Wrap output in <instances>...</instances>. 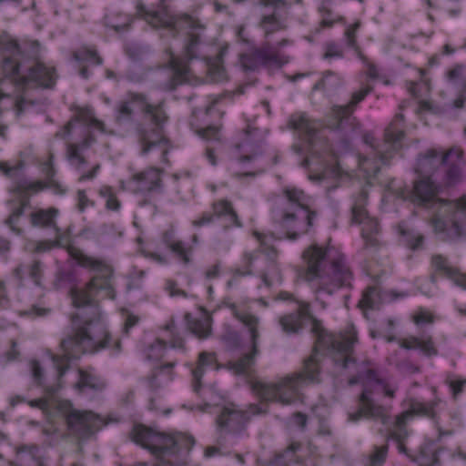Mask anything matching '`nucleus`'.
Returning a JSON list of instances; mask_svg holds the SVG:
<instances>
[{
  "label": "nucleus",
  "mask_w": 466,
  "mask_h": 466,
  "mask_svg": "<svg viewBox=\"0 0 466 466\" xmlns=\"http://www.w3.org/2000/svg\"><path fill=\"white\" fill-rule=\"evenodd\" d=\"M365 84L352 94L347 105H334L324 119H315L305 112L289 116L288 127L294 131L296 141L292 150L302 157L300 165L308 170L309 179L313 182H326L327 192L345 186H358L359 191L353 196L351 222L362 225L361 237L366 248L378 249L380 225L376 218L369 216L366 209L370 189L375 185L383 187L380 209L383 212L398 211L399 206L407 202L419 208H431V215L428 223L442 241H455L466 237V196L455 200L438 198L440 186L434 181L436 173L446 167L442 183L446 187L456 185L461 177V165L464 162L463 151L453 146L442 153L435 148L420 154L414 167L420 177L410 189L405 181L390 178L381 179L380 168L389 165L400 154L406 139L405 118L397 113L384 131V140L378 144L372 132H365L362 140L370 147L369 157L358 154L355 157L358 168L346 170L340 164L330 141L324 136V129L356 133L360 124L353 116L359 103L372 91Z\"/></svg>",
  "instance_id": "1"
},
{
  "label": "nucleus",
  "mask_w": 466,
  "mask_h": 466,
  "mask_svg": "<svg viewBox=\"0 0 466 466\" xmlns=\"http://www.w3.org/2000/svg\"><path fill=\"white\" fill-rule=\"evenodd\" d=\"M275 300L291 301L298 304L296 312L284 315L279 323L285 332L295 333L308 325H311V332L316 337L311 355L305 360L302 370L284 377L278 383L263 382L250 375L258 353V318L247 309H242L235 304L231 305L234 317L248 328L250 335V350L236 361L228 363L229 369L237 375L248 378L250 389L260 403H251L246 410L236 409L235 405L224 406L217 418L218 431L234 439L244 435L247 424L252 415L267 412V402L276 401L289 404L301 401L303 394L301 388L307 383L319 382L320 360L319 355H329L336 367L347 369L356 364L354 348L358 342L356 327L350 323L338 332L328 331L322 323L315 319L310 311L309 303L299 300L293 293L280 291Z\"/></svg>",
  "instance_id": "2"
},
{
  "label": "nucleus",
  "mask_w": 466,
  "mask_h": 466,
  "mask_svg": "<svg viewBox=\"0 0 466 466\" xmlns=\"http://www.w3.org/2000/svg\"><path fill=\"white\" fill-rule=\"evenodd\" d=\"M137 15H125L122 24L111 25L116 33L128 30L136 17L145 20L151 27L169 30L173 37H177L181 29H187V41L182 56H177L170 47L166 49L169 56L167 63L159 65L157 69H166L172 72L171 76L162 84L165 91H173L178 86H199L205 83L203 77L194 75L190 64L194 59H201L207 70L206 80L210 83H222L228 79V73L224 66V56L228 52V45L220 47L215 56H198V47L201 44V35L205 25L200 20L187 13L171 15L167 0H159V10L147 8L141 1L136 5Z\"/></svg>",
  "instance_id": "3"
},
{
  "label": "nucleus",
  "mask_w": 466,
  "mask_h": 466,
  "mask_svg": "<svg viewBox=\"0 0 466 466\" xmlns=\"http://www.w3.org/2000/svg\"><path fill=\"white\" fill-rule=\"evenodd\" d=\"M283 194L290 204L291 210L283 212L281 219L277 223V232L268 234L254 230L252 235L259 243V248L244 255L247 264L244 269L237 268L236 276H247L253 274L252 267L255 262L263 257L265 268L258 275L262 285L270 289L273 286H279L283 282V276L278 263V250L274 242L281 239L295 240L297 238L307 233L313 226L316 218V212L309 208V199L303 190L295 187H286Z\"/></svg>",
  "instance_id": "4"
},
{
  "label": "nucleus",
  "mask_w": 466,
  "mask_h": 466,
  "mask_svg": "<svg viewBox=\"0 0 466 466\" xmlns=\"http://www.w3.org/2000/svg\"><path fill=\"white\" fill-rule=\"evenodd\" d=\"M115 298L112 265L89 256V354L104 349L113 353L121 350V342L109 333L106 316L99 304V300Z\"/></svg>",
  "instance_id": "5"
},
{
  "label": "nucleus",
  "mask_w": 466,
  "mask_h": 466,
  "mask_svg": "<svg viewBox=\"0 0 466 466\" xmlns=\"http://www.w3.org/2000/svg\"><path fill=\"white\" fill-rule=\"evenodd\" d=\"M132 106L138 108L151 121L152 127L138 128V141L142 147V153L157 150L160 152V162L169 163L167 155L172 149L170 140L165 136L164 126L167 121L165 109V102L160 101L157 105L148 102L147 95L129 91L126 99L121 101L115 110V122L117 126L131 125L133 123Z\"/></svg>",
  "instance_id": "6"
},
{
  "label": "nucleus",
  "mask_w": 466,
  "mask_h": 466,
  "mask_svg": "<svg viewBox=\"0 0 466 466\" xmlns=\"http://www.w3.org/2000/svg\"><path fill=\"white\" fill-rule=\"evenodd\" d=\"M328 254L329 248L312 244L302 252L306 267L294 268L295 283L306 282L318 299L322 293L331 295L340 288L351 286L352 272L345 264L344 256L339 254L326 269Z\"/></svg>",
  "instance_id": "7"
},
{
  "label": "nucleus",
  "mask_w": 466,
  "mask_h": 466,
  "mask_svg": "<svg viewBox=\"0 0 466 466\" xmlns=\"http://www.w3.org/2000/svg\"><path fill=\"white\" fill-rule=\"evenodd\" d=\"M441 402V400L437 396H434L429 401H420L410 398L408 400V410L396 416L395 421L388 429L387 440L396 442L398 451L406 455L419 466L438 465L442 450L439 441L425 439L419 450L411 452L405 445V441L410 435L408 422L414 416L435 419L437 417V408Z\"/></svg>",
  "instance_id": "8"
},
{
  "label": "nucleus",
  "mask_w": 466,
  "mask_h": 466,
  "mask_svg": "<svg viewBox=\"0 0 466 466\" xmlns=\"http://www.w3.org/2000/svg\"><path fill=\"white\" fill-rule=\"evenodd\" d=\"M25 164L22 159L15 161H0V172L15 182L13 192L17 199L11 201L12 208L10 215L5 219L4 224L12 232L21 235L22 229L17 227L20 218L24 215L25 209L30 205V196L36 194L45 188H52L57 194H63L65 190L55 179L56 171L52 165V156L49 161L42 167V172L46 176V182L29 181L24 177Z\"/></svg>",
  "instance_id": "9"
},
{
  "label": "nucleus",
  "mask_w": 466,
  "mask_h": 466,
  "mask_svg": "<svg viewBox=\"0 0 466 466\" xmlns=\"http://www.w3.org/2000/svg\"><path fill=\"white\" fill-rule=\"evenodd\" d=\"M174 327L173 320L164 326V329L171 335L169 342L162 339H156L155 342L145 350L147 360L157 362L151 375L147 379L151 393L147 409L151 411L162 412L165 415H168L171 410H162L157 404L159 390L174 380L173 369L176 366V361L171 359V353L174 350L184 351L185 350V340L181 336L174 333Z\"/></svg>",
  "instance_id": "10"
},
{
  "label": "nucleus",
  "mask_w": 466,
  "mask_h": 466,
  "mask_svg": "<svg viewBox=\"0 0 466 466\" xmlns=\"http://www.w3.org/2000/svg\"><path fill=\"white\" fill-rule=\"evenodd\" d=\"M348 384L362 387L358 397L359 408L356 411L349 412L348 420L357 422L361 419H370L379 420L382 425L388 426L390 422V416L386 408L374 401L373 388L374 386L380 387L383 395L390 399L395 397L396 389L391 388L386 379L380 377L376 370L369 368L360 370L357 374L351 376Z\"/></svg>",
  "instance_id": "11"
},
{
  "label": "nucleus",
  "mask_w": 466,
  "mask_h": 466,
  "mask_svg": "<svg viewBox=\"0 0 466 466\" xmlns=\"http://www.w3.org/2000/svg\"><path fill=\"white\" fill-rule=\"evenodd\" d=\"M71 304L75 311L70 315V330L61 340L63 351L61 359L66 360L78 359L86 352L87 339V282L82 285L72 284L69 290Z\"/></svg>",
  "instance_id": "12"
},
{
  "label": "nucleus",
  "mask_w": 466,
  "mask_h": 466,
  "mask_svg": "<svg viewBox=\"0 0 466 466\" xmlns=\"http://www.w3.org/2000/svg\"><path fill=\"white\" fill-rule=\"evenodd\" d=\"M236 36L238 42L248 46L249 51L241 53L238 56L240 66L245 71H255L260 66L280 68L289 62V57L280 51L282 46L289 44L288 39H282L276 45L268 41L260 46H255L253 41L245 35V25L237 27Z\"/></svg>",
  "instance_id": "13"
},
{
  "label": "nucleus",
  "mask_w": 466,
  "mask_h": 466,
  "mask_svg": "<svg viewBox=\"0 0 466 466\" xmlns=\"http://www.w3.org/2000/svg\"><path fill=\"white\" fill-rule=\"evenodd\" d=\"M265 139L260 131L248 125L240 134V141L237 143L238 157L230 167L233 177L243 179L255 177L263 171L258 167L264 152Z\"/></svg>",
  "instance_id": "14"
},
{
  "label": "nucleus",
  "mask_w": 466,
  "mask_h": 466,
  "mask_svg": "<svg viewBox=\"0 0 466 466\" xmlns=\"http://www.w3.org/2000/svg\"><path fill=\"white\" fill-rule=\"evenodd\" d=\"M0 54L2 71L6 78L18 75L23 58L31 60L33 64L41 61V46L38 41H26L20 45L6 33L0 34Z\"/></svg>",
  "instance_id": "15"
},
{
  "label": "nucleus",
  "mask_w": 466,
  "mask_h": 466,
  "mask_svg": "<svg viewBox=\"0 0 466 466\" xmlns=\"http://www.w3.org/2000/svg\"><path fill=\"white\" fill-rule=\"evenodd\" d=\"M162 174V169L158 167H148L134 175L130 179L121 180L120 187L124 191L140 196V206L150 205L154 196L161 191Z\"/></svg>",
  "instance_id": "16"
},
{
  "label": "nucleus",
  "mask_w": 466,
  "mask_h": 466,
  "mask_svg": "<svg viewBox=\"0 0 466 466\" xmlns=\"http://www.w3.org/2000/svg\"><path fill=\"white\" fill-rule=\"evenodd\" d=\"M248 85H240L232 92H225L218 96H211L209 105L204 112L198 109L192 111L190 127L191 129L203 140L219 142L221 137L220 127L217 125H208L206 127L198 128L195 125V120L199 114L204 115L206 117L216 116L218 119L222 118L224 111L219 107L220 104L225 99H232L236 96L245 94Z\"/></svg>",
  "instance_id": "17"
},
{
  "label": "nucleus",
  "mask_w": 466,
  "mask_h": 466,
  "mask_svg": "<svg viewBox=\"0 0 466 466\" xmlns=\"http://www.w3.org/2000/svg\"><path fill=\"white\" fill-rule=\"evenodd\" d=\"M433 273L428 279H418L415 286L420 294L432 298L438 295L437 276H443L454 285L466 289V273H461L457 268L449 265L442 255H434L431 258Z\"/></svg>",
  "instance_id": "18"
},
{
  "label": "nucleus",
  "mask_w": 466,
  "mask_h": 466,
  "mask_svg": "<svg viewBox=\"0 0 466 466\" xmlns=\"http://www.w3.org/2000/svg\"><path fill=\"white\" fill-rule=\"evenodd\" d=\"M319 449L310 442L303 445L294 441L283 451L276 453L266 466H319Z\"/></svg>",
  "instance_id": "19"
},
{
  "label": "nucleus",
  "mask_w": 466,
  "mask_h": 466,
  "mask_svg": "<svg viewBox=\"0 0 466 466\" xmlns=\"http://www.w3.org/2000/svg\"><path fill=\"white\" fill-rule=\"evenodd\" d=\"M415 294L413 288L399 291L394 289L383 290L378 285L370 286L362 292L358 306L364 315H366V311L379 309L380 306L385 302H392Z\"/></svg>",
  "instance_id": "20"
},
{
  "label": "nucleus",
  "mask_w": 466,
  "mask_h": 466,
  "mask_svg": "<svg viewBox=\"0 0 466 466\" xmlns=\"http://www.w3.org/2000/svg\"><path fill=\"white\" fill-rule=\"evenodd\" d=\"M420 79L418 81H407L406 88L409 94L416 99H419L417 113L438 114V107L430 100L421 99L430 96L431 91V82L429 77V71L425 68H419Z\"/></svg>",
  "instance_id": "21"
},
{
  "label": "nucleus",
  "mask_w": 466,
  "mask_h": 466,
  "mask_svg": "<svg viewBox=\"0 0 466 466\" xmlns=\"http://www.w3.org/2000/svg\"><path fill=\"white\" fill-rule=\"evenodd\" d=\"M395 326V319L390 318L387 319V331L383 336L386 341H397L400 348L405 350H418L427 357L437 355L438 350L431 336H428L425 339H421L416 336H409L407 338L397 339L394 335Z\"/></svg>",
  "instance_id": "22"
},
{
  "label": "nucleus",
  "mask_w": 466,
  "mask_h": 466,
  "mask_svg": "<svg viewBox=\"0 0 466 466\" xmlns=\"http://www.w3.org/2000/svg\"><path fill=\"white\" fill-rule=\"evenodd\" d=\"M13 77L18 85L33 82L43 88H53L57 79V74L54 66L37 61L28 66L26 74H20L19 71L18 75L13 76L11 78Z\"/></svg>",
  "instance_id": "23"
},
{
  "label": "nucleus",
  "mask_w": 466,
  "mask_h": 466,
  "mask_svg": "<svg viewBox=\"0 0 466 466\" xmlns=\"http://www.w3.org/2000/svg\"><path fill=\"white\" fill-rule=\"evenodd\" d=\"M57 409L66 420L70 435L84 441L87 436V411L76 409L69 400L59 401Z\"/></svg>",
  "instance_id": "24"
},
{
  "label": "nucleus",
  "mask_w": 466,
  "mask_h": 466,
  "mask_svg": "<svg viewBox=\"0 0 466 466\" xmlns=\"http://www.w3.org/2000/svg\"><path fill=\"white\" fill-rule=\"evenodd\" d=\"M176 228L169 225L160 235V242L167 248L181 262L188 264L191 261L194 247L198 244V237L193 235L191 244L176 239Z\"/></svg>",
  "instance_id": "25"
},
{
  "label": "nucleus",
  "mask_w": 466,
  "mask_h": 466,
  "mask_svg": "<svg viewBox=\"0 0 466 466\" xmlns=\"http://www.w3.org/2000/svg\"><path fill=\"white\" fill-rule=\"evenodd\" d=\"M213 214L205 213L198 219L192 222L194 227H201L211 223L214 218H225L228 222L226 228L229 227H241V222L234 210L232 204L226 200L221 199L213 204Z\"/></svg>",
  "instance_id": "26"
},
{
  "label": "nucleus",
  "mask_w": 466,
  "mask_h": 466,
  "mask_svg": "<svg viewBox=\"0 0 466 466\" xmlns=\"http://www.w3.org/2000/svg\"><path fill=\"white\" fill-rule=\"evenodd\" d=\"M185 322L188 330L198 339H206L211 334L212 316L204 307H199L196 314L186 313Z\"/></svg>",
  "instance_id": "27"
},
{
  "label": "nucleus",
  "mask_w": 466,
  "mask_h": 466,
  "mask_svg": "<svg viewBox=\"0 0 466 466\" xmlns=\"http://www.w3.org/2000/svg\"><path fill=\"white\" fill-rule=\"evenodd\" d=\"M360 27V22L356 21L352 25H350L345 30V37L347 46L352 49L356 54L357 57L362 62L366 67V76L371 80L380 79V74L375 64L370 62L369 58L362 53L360 47L357 43V32Z\"/></svg>",
  "instance_id": "28"
},
{
  "label": "nucleus",
  "mask_w": 466,
  "mask_h": 466,
  "mask_svg": "<svg viewBox=\"0 0 466 466\" xmlns=\"http://www.w3.org/2000/svg\"><path fill=\"white\" fill-rule=\"evenodd\" d=\"M206 368L218 370L219 364L218 362L217 355L215 352H200L198 355L197 366L194 369H191L192 389L193 391L197 394H199L202 388V379L205 375Z\"/></svg>",
  "instance_id": "29"
},
{
  "label": "nucleus",
  "mask_w": 466,
  "mask_h": 466,
  "mask_svg": "<svg viewBox=\"0 0 466 466\" xmlns=\"http://www.w3.org/2000/svg\"><path fill=\"white\" fill-rule=\"evenodd\" d=\"M395 232L400 236V241L410 250L421 249L424 245V236L410 228L407 221L402 220L394 226Z\"/></svg>",
  "instance_id": "30"
},
{
  "label": "nucleus",
  "mask_w": 466,
  "mask_h": 466,
  "mask_svg": "<svg viewBox=\"0 0 466 466\" xmlns=\"http://www.w3.org/2000/svg\"><path fill=\"white\" fill-rule=\"evenodd\" d=\"M89 439L94 435L97 431L102 428L120 421L119 417L115 413H109L106 416L97 414L92 410H89Z\"/></svg>",
  "instance_id": "31"
},
{
  "label": "nucleus",
  "mask_w": 466,
  "mask_h": 466,
  "mask_svg": "<svg viewBox=\"0 0 466 466\" xmlns=\"http://www.w3.org/2000/svg\"><path fill=\"white\" fill-rule=\"evenodd\" d=\"M58 210L51 208L48 209H39L32 212L30 215V221L34 227L50 228L55 227V218Z\"/></svg>",
  "instance_id": "32"
},
{
  "label": "nucleus",
  "mask_w": 466,
  "mask_h": 466,
  "mask_svg": "<svg viewBox=\"0 0 466 466\" xmlns=\"http://www.w3.org/2000/svg\"><path fill=\"white\" fill-rule=\"evenodd\" d=\"M332 0H321L319 5V14L320 15L319 25L321 28L330 27L337 22H341L343 17L341 15L334 14L331 9Z\"/></svg>",
  "instance_id": "33"
},
{
  "label": "nucleus",
  "mask_w": 466,
  "mask_h": 466,
  "mask_svg": "<svg viewBox=\"0 0 466 466\" xmlns=\"http://www.w3.org/2000/svg\"><path fill=\"white\" fill-rule=\"evenodd\" d=\"M99 196L105 200L106 209L111 211H118L120 209L121 203L112 187L107 185L102 186L99 189Z\"/></svg>",
  "instance_id": "34"
},
{
  "label": "nucleus",
  "mask_w": 466,
  "mask_h": 466,
  "mask_svg": "<svg viewBox=\"0 0 466 466\" xmlns=\"http://www.w3.org/2000/svg\"><path fill=\"white\" fill-rule=\"evenodd\" d=\"M447 80L458 88L466 90V66L456 65L447 72Z\"/></svg>",
  "instance_id": "35"
},
{
  "label": "nucleus",
  "mask_w": 466,
  "mask_h": 466,
  "mask_svg": "<svg viewBox=\"0 0 466 466\" xmlns=\"http://www.w3.org/2000/svg\"><path fill=\"white\" fill-rule=\"evenodd\" d=\"M221 340L231 350H236L242 348L240 334L230 327L225 328V330L221 336Z\"/></svg>",
  "instance_id": "36"
},
{
  "label": "nucleus",
  "mask_w": 466,
  "mask_h": 466,
  "mask_svg": "<svg viewBox=\"0 0 466 466\" xmlns=\"http://www.w3.org/2000/svg\"><path fill=\"white\" fill-rule=\"evenodd\" d=\"M87 142V138H84L83 143L80 145L77 144H71L68 147V157L69 160L76 166H80L85 163V156H84V150L86 144Z\"/></svg>",
  "instance_id": "37"
},
{
  "label": "nucleus",
  "mask_w": 466,
  "mask_h": 466,
  "mask_svg": "<svg viewBox=\"0 0 466 466\" xmlns=\"http://www.w3.org/2000/svg\"><path fill=\"white\" fill-rule=\"evenodd\" d=\"M388 450V445L375 446L365 466H383L387 459Z\"/></svg>",
  "instance_id": "38"
},
{
  "label": "nucleus",
  "mask_w": 466,
  "mask_h": 466,
  "mask_svg": "<svg viewBox=\"0 0 466 466\" xmlns=\"http://www.w3.org/2000/svg\"><path fill=\"white\" fill-rule=\"evenodd\" d=\"M260 27L265 31V35L268 37L270 34L281 28V23L276 14H271L262 17Z\"/></svg>",
  "instance_id": "39"
},
{
  "label": "nucleus",
  "mask_w": 466,
  "mask_h": 466,
  "mask_svg": "<svg viewBox=\"0 0 466 466\" xmlns=\"http://www.w3.org/2000/svg\"><path fill=\"white\" fill-rule=\"evenodd\" d=\"M56 236L55 241H37L35 243V247L33 251L36 253H43L49 251L55 247H58L63 245L64 238L61 237V235L58 232V228H56Z\"/></svg>",
  "instance_id": "40"
},
{
  "label": "nucleus",
  "mask_w": 466,
  "mask_h": 466,
  "mask_svg": "<svg viewBox=\"0 0 466 466\" xmlns=\"http://www.w3.org/2000/svg\"><path fill=\"white\" fill-rule=\"evenodd\" d=\"M411 319L415 325L420 326L423 324H430L434 321L433 314L428 309L420 307L412 315Z\"/></svg>",
  "instance_id": "41"
},
{
  "label": "nucleus",
  "mask_w": 466,
  "mask_h": 466,
  "mask_svg": "<svg viewBox=\"0 0 466 466\" xmlns=\"http://www.w3.org/2000/svg\"><path fill=\"white\" fill-rule=\"evenodd\" d=\"M27 273L29 278L34 281V283L37 286L41 283V279L43 276V264L40 260H34L27 268Z\"/></svg>",
  "instance_id": "42"
},
{
  "label": "nucleus",
  "mask_w": 466,
  "mask_h": 466,
  "mask_svg": "<svg viewBox=\"0 0 466 466\" xmlns=\"http://www.w3.org/2000/svg\"><path fill=\"white\" fill-rule=\"evenodd\" d=\"M89 148L91 147L95 138L91 132V129L96 128L102 133H107V130L106 129L105 124L99 120H97L94 115V113L89 108ZM108 133L113 134V131H108Z\"/></svg>",
  "instance_id": "43"
},
{
  "label": "nucleus",
  "mask_w": 466,
  "mask_h": 466,
  "mask_svg": "<svg viewBox=\"0 0 466 466\" xmlns=\"http://www.w3.org/2000/svg\"><path fill=\"white\" fill-rule=\"evenodd\" d=\"M144 276L145 272L143 270L134 268L127 278V290H132L140 288L142 285Z\"/></svg>",
  "instance_id": "44"
},
{
  "label": "nucleus",
  "mask_w": 466,
  "mask_h": 466,
  "mask_svg": "<svg viewBox=\"0 0 466 466\" xmlns=\"http://www.w3.org/2000/svg\"><path fill=\"white\" fill-rule=\"evenodd\" d=\"M446 384L450 388L452 399L457 400L459 395L463 391L466 386V379L452 380L450 377L446 379Z\"/></svg>",
  "instance_id": "45"
},
{
  "label": "nucleus",
  "mask_w": 466,
  "mask_h": 466,
  "mask_svg": "<svg viewBox=\"0 0 466 466\" xmlns=\"http://www.w3.org/2000/svg\"><path fill=\"white\" fill-rule=\"evenodd\" d=\"M120 313L122 317L125 318L123 332L127 335L130 329L138 323L139 318L130 313L129 310L125 308L120 309Z\"/></svg>",
  "instance_id": "46"
},
{
  "label": "nucleus",
  "mask_w": 466,
  "mask_h": 466,
  "mask_svg": "<svg viewBox=\"0 0 466 466\" xmlns=\"http://www.w3.org/2000/svg\"><path fill=\"white\" fill-rule=\"evenodd\" d=\"M343 51L339 45L329 42L325 46L324 58L331 59V58H342Z\"/></svg>",
  "instance_id": "47"
},
{
  "label": "nucleus",
  "mask_w": 466,
  "mask_h": 466,
  "mask_svg": "<svg viewBox=\"0 0 466 466\" xmlns=\"http://www.w3.org/2000/svg\"><path fill=\"white\" fill-rule=\"evenodd\" d=\"M137 241L138 243V246H139V249L141 251V253L146 257V258H151L153 261L158 263V264H166V258L164 256H162L161 254L157 253V252H151V251H147L144 245H143V241H142V238L141 237H137Z\"/></svg>",
  "instance_id": "48"
},
{
  "label": "nucleus",
  "mask_w": 466,
  "mask_h": 466,
  "mask_svg": "<svg viewBox=\"0 0 466 466\" xmlns=\"http://www.w3.org/2000/svg\"><path fill=\"white\" fill-rule=\"evenodd\" d=\"M150 69L134 68L127 72L126 78L132 83H142L146 80Z\"/></svg>",
  "instance_id": "49"
},
{
  "label": "nucleus",
  "mask_w": 466,
  "mask_h": 466,
  "mask_svg": "<svg viewBox=\"0 0 466 466\" xmlns=\"http://www.w3.org/2000/svg\"><path fill=\"white\" fill-rule=\"evenodd\" d=\"M89 390H102L106 387V380L101 378L97 377L94 374L93 370L89 367Z\"/></svg>",
  "instance_id": "50"
},
{
  "label": "nucleus",
  "mask_w": 466,
  "mask_h": 466,
  "mask_svg": "<svg viewBox=\"0 0 466 466\" xmlns=\"http://www.w3.org/2000/svg\"><path fill=\"white\" fill-rule=\"evenodd\" d=\"M68 252H69L70 256L73 258V259H75L78 265L86 266V261H87V257L82 250H80L79 248H77L74 246H69Z\"/></svg>",
  "instance_id": "51"
},
{
  "label": "nucleus",
  "mask_w": 466,
  "mask_h": 466,
  "mask_svg": "<svg viewBox=\"0 0 466 466\" xmlns=\"http://www.w3.org/2000/svg\"><path fill=\"white\" fill-rule=\"evenodd\" d=\"M307 421H308V417L306 414H304L302 412L293 413L289 420V424L297 426L300 429L305 428Z\"/></svg>",
  "instance_id": "52"
},
{
  "label": "nucleus",
  "mask_w": 466,
  "mask_h": 466,
  "mask_svg": "<svg viewBox=\"0 0 466 466\" xmlns=\"http://www.w3.org/2000/svg\"><path fill=\"white\" fill-rule=\"evenodd\" d=\"M31 370L33 378L37 385L43 384V370L37 360H32L31 363Z\"/></svg>",
  "instance_id": "53"
},
{
  "label": "nucleus",
  "mask_w": 466,
  "mask_h": 466,
  "mask_svg": "<svg viewBox=\"0 0 466 466\" xmlns=\"http://www.w3.org/2000/svg\"><path fill=\"white\" fill-rule=\"evenodd\" d=\"M165 289L170 297L185 296V291L178 289L176 281L167 279L165 284Z\"/></svg>",
  "instance_id": "54"
},
{
  "label": "nucleus",
  "mask_w": 466,
  "mask_h": 466,
  "mask_svg": "<svg viewBox=\"0 0 466 466\" xmlns=\"http://www.w3.org/2000/svg\"><path fill=\"white\" fill-rule=\"evenodd\" d=\"M87 119V111L85 108L77 110L73 118L68 122L66 127L70 128L75 122L82 123L86 125Z\"/></svg>",
  "instance_id": "55"
},
{
  "label": "nucleus",
  "mask_w": 466,
  "mask_h": 466,
  "mask_svg": "<svg viewBox=\"0 0 466 466\" xmlns=\"http://www.w3.org/2000/svg\"><path fill=\"white\" fill-rule=\"evenodd\" d=\"M25 270L26 267L23 264H19L13 270V277L16 279L18 286H23L24 284Z\"/></svg>",
  "instance_id": "56"
},
{
  "label": "nucleus",
  "mask_w": 466,
  "mask_h": 466,
  "mask_svg": "<svg viewBox=\"0 0 466 466\" xmlns=\"http://www.w3.org/2000/svg\"><path fill=\"white\" fill-rule=\"evenodd\" d=\"M466 102V90L462 88H459V94L457 97L453 100L452 106L455 108H462Z\"/></svg>",
  "instance_id": "57"
},
{
  "label": "nucleus",
  "mask_w": 466,
  "mask_h": 466,
  "mask_svg": "<svg viewBox=\"0 0 466 466\" xmlns=\"http://www.w3.org/2000/svg\"><path fill=\"white\" fill-rule=\"evenodd\" d=\"M219 274L220 265L215 264L206 271L205 278L207 280H212L214 279H217L219 276Z\"/></svg>",
  "instance_id": "58"
},
{
  "label": "nucleus",
  "mask_w": 466,
  "mask_h": 466,
  "mask_svg": "<svg viewBox=\"0 0 466 466\" xmlns=\"http://www.w3.org/2000/svg\"><path fill=\"white\" fill-rule=\"evenodd\" d=\"M11 246L12 243L8 238L0 236V256L8 254L11 250Z\"/></svg>",
  "instance_id": "59"
},
{
  "label": "nucleus",
  "mask_w": 466,
  "mask_h": 466,
  "mask_svg": "<svg viewBox=\"0 0 466 466\" xmlns=\"http://www.w3.org/2000/svg\"><path fill=\"white\" fill-rule=\"evenodd\" d=\"M28 404L32 408H38L43 410H46L48 409V401L46 399H37V400H29Z\"/></svg>",
  "instance_id": "60"
},
{
  "label": "nucleus",
  "mask_w": 466,
  "mask_h": 466,
  "mask_svg": "<svg viewBox=\"0 0 466 466\" xmlns=\"http://www.w3.org/2000/svg\"><path fill=\"white\" fill-rule=\"evenodd\" d=\"M100 65L102 64V58L97 54L96 50L89 46V65Z\"/></svg>",
  "instance_id": "61"
},
{
  "label": "nucleus",
  "mask_w": 466,
  "mask_h": 466,
  "mask_svg": "<svg viewBox=\"0 0 466 466\" xmlns=\"http://www.w3.org/2000/svg\"><path fill=\"white\" fill-rule=\"evenodd\" d=\"M86 191L85 189H79L77 191V208L79 209V211L83 212L85 210V208H86Z\"/></svg>",
  "instance_id": "62"
},
{
  "label": "nucleus",
  "mask_w": 466,
  "mask_h": 466,
  "mask_svg": "<svg viewBox=\"0 0 466 466\" xmlns=\"http://www.w3.org/2000/svg\"><path fill=\"white\" fill-rule=\"evenodd\" d=\"M49 311H50L49 309L40 308V307H37V306H33L29 309V314H32V315L36 316V317H42V316H46V314H48Z\"/></svg>",
  "instance_id": "63"
},
{
  "label": "nucleus",
  "mask_w": 466,
  "mask_h": 466,
  "mask_svg": "<svg viewBox=\"0 0 466 466\" xmlns=\"http://www.w3.org/2000/svg\"><path fill=\"white\" fill-rule=\"evenodd\" d=\"M125 52L133 60H136V59L139 58V56H140V51L136 46H127L125 48Z\"/></svg>",
  "instance_id": "64"
}]
</instances>
